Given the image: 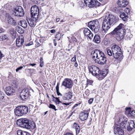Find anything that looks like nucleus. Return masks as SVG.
Listing matches in <instances>:
<instances>
[{
	"label": "nucleus",
	"mask_w": 135,
	"mask_h": 135,
	"mask_svg": "<svg viewBox=\"0 0 135 135\" xmlns=\"http://www.w3.org/2000/svg\"><path fill=\"white\" fill-rule=\"evenodd\" d=\"M23 68L22 66H20L16 69V72H18V71L19 70Z\"/></svg>",
	"instance_id": "obj_45"
},
{
	"label": "nucleus",
	"mask_w": 135,
	"mask_h": 135,
	"mask_svg": "<svg viewBox=\"0 0 135 135\" xmlns=\"http://www.w3.org/2000/svg\"><path fill=\"white\" fill-rule=\"evenodd\" d=\"M107 52L108 55L109 56H111L113 54L112 51L110 49H107Z\"/></svg>",
	"instance_id": "obj_39"
},
{
	"label": "nucleus",
	"mask_w": 135,
	"mask_h": 135,
	"mask_svg": "<svg viewBox=\"0 0 135 135\" xmlns=\"http://www.w3.org/2000/svg\"><path fill=\"white\" fill-rule=\"evenodd\" d=\"M114 133L118 135H124V132L123 129L118 127H115L114 128Z\"/></svg>",
	"instance_id": "obj_19"
},
{
	"label": "nucleus",
	"mask_w": 135,
	"mask_h": 135,
	"mask_svg": "<svg viewBox=\"0 0 135 135\" xmlns=\"http://www.w3.org/2000/svg\"><path fill=\"white\" fill-rule=\"evenodd\" d=\"M74 66L76 67L78 66V64L76 62L74 64Z\"/></svg>",
	"instance_id": "obj_60"
},
{
	"label": "nucleus",
	"mask_w": 135,
	"mask_h": 135,
	"mask_svg": "<svg viewBox=\"0 0 135 135\" xmlns=\"http://www.w3.org/2000/svg\"><path fill=\"white\" fill-rule=\"evenodd\" d=\"M50 32L52 33H54L56 32V31L55 30L53 29L50 30Z\"/></svg>",
	"instance_id": "obj_57"
},
{
	"label": "nucleus",
	"mask_w": 135,
	"mask_h": 135,
	"mask_svg": "<svg viewBox=\"0 0 135 135\" xmlns=\"http://www.w3.org/2000/svg\"><path fill=\"white\" fill-rule=\"evenodd\" d=\"M53 100L55 102L56 104H59L60 103H62L58 98H55V99H53Z\"/></svg>",
	"instance_id": "obj_33"
},
{
	"label": "nucleus",
	"mask_w": 135,
	"mask_h": 135,
	"mask_svg": "<svg viewBox=\"0 0 135 135\" xmlns=\"http://www.w3.org/2000/svg\"><path fill=\"white\" fill-rule=\"evenodd\" d=\"M127 123V120H125L124 118L122 116L119 119L118 121V123L119 124L118 126H119V127L121 128H123L125 127Z\"/></svg>",
	"instance_id": "obj_15"
},
{
	"label": "nucleus",
	"mask_w": 135,
	"mask_h": 135,
	"mask_svg": "<svg viewBox=\"0 0 135 135\" xmlns=\"http://www.w3.org/2000/svg\"><path fill=\"white\" fill-rule=\"evenodd\" d=\"M84 3L89 7H97L100 4L97 0H84Z\"/></svg>",
	"instance_id": "obj_8"
},
{
	"label": "nucleus",
	"mask_w": 135,
	"mask_h": 135,
	"mask_svg": "<svg viewBox=\"0 0 135 135\" xmlns=\"http://www.w3.org/2000/svg\"><path fill=\"white\" fill-rule=\"evenodd\" d=\"M49 108L54 109L55 111L57 110V109H56V107L55 105L52 104H50L49 106Z\"/></svg>",
	"instance_id": "obj_38"
},
{
	"label": "nucleus",
	"mask_w": 135,
	"mask_h": 135,
	"mask_svg": "<svg viewBox=\"0 0 135 135\" xmlns=\"http://www.w3.org/2000/svg\"><path fill=\"white\" fill-rule=\"evenodd\" d=\"M56 91H58L59 90V83H58L57 85H56Z\"/></svg>",
	"instance_id": "obj_53"
},
{
	"label": "nucleus",
	"mask_w": 135,
	"mask_h": 135,
	"mask_svg": "<svg viewBox=\"0 0 135 135\" xmlns=\"http://www.w3.org/2000/svg\"><path fill=\"white\" fill-rule=\"evenodd\" d=\"M6 94L8 95H13L15 94V90L11 86H8L5 88L4 90Z\"/></svg>",
	"instance_id": "obj_17"
},
{
	"label": "nucleus",
	"mask_w": 135,
	"mask_h": 135,
	"mask_svg": "<svg viewBox=\"0 0 135 135\" xmlns=\"http://www.w3.org/2000/svg\"><path fill=\"white\" fill-rule=\"evenodd\" d=\"M13 19V18L9 16V15H8L7 19L9 23H11L10 22L11 21L12 19Z\"/></svg>",
	"instance_id": "obj_37"
},
{
	"label": "nucleus",
	"mask_w": 135,
	"mask_h": 135,
	"mask_svg": "<svg viewBox=\"0 0 135 135\" xmlns=\"http://www.w3.org/2000/svg\"><path fill=\"white\" fill-rule=\"evenodd\" d=\"M76 56L75 55H74V56L71 59V61H76Z\"/></svg>",
	"instance_id": "obj_43"
},
{
	"label": "nucleus",
	"mask_w": 135,
	"mask_h": 135,
	"mask_svg": "<svg viewBox=\"0 0 135 135\" xmlns=\"http://www.w3.org/2000/svg\"><path fill=\"white\" fill-rule=\"evenodd\" d=\"M28 107L26 105L18 106L14 109L15 115L18 116H20L27 114L28 112Z\"/></svg>",
	"instance_id": "obj_5"
},
{
	"label": "nucleus",
	"mask_w": 135,
	"mask_h": 135,
	"mask_svg": "<svg viewBox=\"0 0 135 135\" xmlns=\"http://www.w3.org/2000/svg\"><path fill=\"white\" fill-rule=\"evenodd\" d=\"M54 45L55 46H56L57 45V43L56 42L55 40V39H54Z\"/></svg>",
	"instance_id": "obj_61"
},
{
	"label": "nucleus",
	"mask_w": 135,
	"mask_h": 135,
	"mask_svg": "<svg viewBox=\"0 0 135 135\" xmlns=\"http://www.w3.org/2000/svg\"><path fill=\"white\" fill-rule=\"evenodd\" d=\"M73 96V93L69 91L64 94L62 99L64 100H69L71 99Z\"/></svg>",
	"instance_id": "obj_20"
},
{
	"label": "nucleus",
	"mask_w": 135,
	"mask_h": 135,
	"mask_svg": "<svg viewBox=\"0 0 135 135\" xmlns=\"http://www.w3.org/2000/svg\"><path fill=\"white\" fill-rule=\"evenodd\" d=\"M99 57L98 59V64L103 65L106 63L107 61V59L103 52L102 51L101 52V54L99 55Z\"/></svg>",
	"instance_id": "obj_12"
},
{
	"label": "nucleus",
	"mask_w": 135,
	"mask_h": 135,
	"mask_svg": "<svg viewBox=\"0 0 135 135\" xmlns=\"http://www.w3.org/2000/svg\"><path fill=\"white\" fill-rule=\"evenodd\" d=\"M17 32L20 33H22L24 32V30H23L21 27L20 26L18 27L17 28Z\"/></svg>",
	"instance_id": "obj_35"
},
{
	"label": "nucleus",
	"mask_w": 135,
	"mask_h": 135,
	"mask_svg": "<svg viewBox=\"0 0 135 135\" xmlns=\"http://www.w3.org/2000/svg\"><path fill=\"white\" fill-rule=\"evenodd\" d=\"M61 36V34L60 33L58 32L56 35L55 37L56 39L57 40L59 41L60 39Z\"/></svg>",
	"instance_id": "obj_36"
},
{
	"label": "nucleus",
	"mask_w": 135,
	"mask_h": 135,
	"mask_svg": "<svg viewBox=\"0 0 135 135\" xmlns=\"http://www.w3.org/2000/svg\"><path fill=\"white\" fill-rule=\"evenodd\" d=\"M38 19V18L31 17V18L30 19L27 17L26 20L29 26L31 27H32L34 25H36V22Z\"/></svg>",
	"instance_id": "obj_14"
},
{
	"label": "nucleus",
	"mask_w": 135,
	"mask_h": 135,
	"mask_svg": "<svg viewBox=\"0 0 135 135\" xmlns=\"http://www.w3.org/2000/svg\"><path fill=\"white\" fill-rule=\"evenodd\" d=\"M129 126L127 127V129L128 131H131L135 128V124L134 121L130 120L129 122Z\"/></svg>",
	"instance_id": "obj_25"
},
{
	"label": "nucleus",
	"mask_w": 135,
	"mask_h": 135,
	"mask_svg": "<svg viewBox=\"0 0 135 135\" xmlns=\"http://www.w3.org/2000/svg\"><path fill=\"white\" fill-rule=\"evenodd\" d=\"M112 51L114 57L121 61L123 59V55L120 47L118 45H115L112 48Z\"/></svg>",
	"instance_id": "obj_4"
},
{
	"label": "nucleus",
	"mask_w": 135,
	"mask_h": 135,
	"mask_svg": "<svg viewBox=\"0 0 135 135\" xmlns=\"http://www.w3.org/2000/svg\"><path fill=\"white\" fill-rule=\"evenodd\" d=\"M12 14L15 16L22 17L25 14L23 8L20 6H17L12 9Z\"/></svg>",
	"instance_id": "obj_7"
},
{
	"label": "nucleus",
	"mask_w": 135,
	"mask_h": 135,
	"mask_svg": "<svg viewBox=\"0 0 135 135\" xmlns=\"http://www.w3.org/2000/svg\"><path fill=\"white\" fill-rule=\"evenodd\" d=\"M73 41H75V42H76L77 41V40L75 38H75H73Z\"/></svg>",
	"instance_id": "obj_64"
},
{
	"label": "nucleus",
	"mask_w": 135,
	"mask_h": 135,
	"mask_svg": "<svg viewBox=\"0 0 135 135\" xmlns=\"http://www.w3.org/2000/svg\"><path fill=\"white\" fill-rule=\"evenodd\" d=\"M17 124L18 126L27 129H33L35 127V124L34 122H31L27 119L23 118L18 120Z\"/></svg>",
	"instance_id": "obj_3"
},
{
	"label": "nucleus",
	"mask_w": 135,
	"mask_h": 135,
	"mask_svg": "<svg viewBox=\"0 0 135 135\" xmlns=\"http://www.w3.org/2000/svg\"><path fill=\"white\" fill-rule=\"evenodd\" d=\"M57 93V95H61V96H62V94L59 92V90L57 91H56Z\"/></svg>",
	"instance_id": "obj_58"
},
{
	"label": "nucleus",
	"mask_w": 135,
	"mask_h": 135,
	"mask_svg": "<svg viewBox=\"0 0 135 135\" xmlns=\"http://www.w3.org/2000/svg\"><path fill=\"white\" fill-rule=\"evenodd\" d=\"M88 68L89 72L94 76L96 75L100 70L98 67L94 65L88 66Z\"/></svg>",
	"instance_id": "obj_13"
},
{
	"label": "nucleus",
	"mask_w": 135,
	"mask_h": 135,
	"mask_svg": "<svg viewBox=\"0 0 135 135\" xmlns=\"http://www.w3.org/2000/svg\"><path fill=\"white\" fill-rule=\"evenodd\" d=\"M87 82L88 84L90 85H92L93 82V81L91 80H87Z\"/></svg>",
	"instance_id": "obj_44"
},
{
	"label": "nucleus",
	"mask_w": 135,
	"mask_h": 135,
	"mask_svg": "<svg viewBox=\"0 0 135 135\" xmlns=\"http://www.w3.org/2000/svg\"><path fill=\"white\" fill-rule=\"evenodd\" d=\"M18 135H31L29 133L21 130H18L17 132Z\"/></svg>",
	"instance_id": "obj_29"
},
{
	"label": "nucleus",
	"mask_w": 135,
	"mask_h": 135,
	"mask_svg": "<svg viewBox=\"0 0 135 135\" xmlns=\"http://www.w3.org/2000/svg\"><path fill=\"white\" fill-rule=\"evenodd\" d=\"M10 33L12 35H13L15 36V31H13L11 30L10 31Z\"/></svg>",
	"instance_id": "obj_46"
},
{
	"label": "nucleus",
	"mask_w": 135,
	"mask_h": 135,
	"mask_svg": "<svg viewBox=\"0 0 135 135\" xmlns=\"http://www.w3.org/2000/svg\"><path fill=\"white\" fill-rule=\"evenodd\" d=\"M24 42V37L21 38L20 37L16 40V45L18 47H21Z\"/></svg>",
	"instance_id": "obj_22"
},
{
	"label": "nucleus",
	"mask_w": 135,
	"mask_h": 135,
	"mask_svg": "<svg viewBox=\"0 0 135 135\" xmlns=\"http://www.w3.org/2000/svg\"><path fill=\"white\" fill-rule=\"evenodd\" d=\"M4 98V97L2 95L1 92L0 91V100L3 99Z\"/></svg>",
	"instance_id": "obj_48"
},
{
	"label": "nucleus",
	"mask_w": 135,
	"mask_h": 135,
	"mask_svg": "<svg viewBox=\"0 0 135 135\" xmlns=\"http://www.w3.org/2000/svg\"><path fill=\"white\" fill-rule=\"evenodd\" d=\"M88 27L95 33L98 32L100 28V24L97 20L91 21L88 23Z\"/></svg>",
	"instance_id": "obj_6"
},
{
	"label": "nucleus",
	"mask_w": 135,
	"mask_h": 135,
	"mask_svg": "<svg viewBox=\"0 0 135 135\" xmlns=\"http://www.w3.org/2000/svg\"><path fill=\"white\" fill-rule=\"evenodd\" d=\"M80 103H79L76 104H75V105L73 107V108H75V107L78 106V105H80Z\"/></svg>",
	"instance_id": "obj_56"
},
{
	"label": "nucleus",
	"mask_w": 135,
	"mask_h": 135,
	"mask_svg": "<svg viewBox=\"0 0 135 135\" xmlns=\"http://www.w3.org/2000/svg\"><path fill=\"white\" fill-rule=\"evenodd\" d=\"M112 10L114 12L116 13H121V12L122 11V9L120 7H114Z\"/></svg>",
	"instance_id": "obj_31"
},
{
	"label": "nucleus",
	"mask_w": 135,
	"mask_h": 135,
	"mask_svg": "<svg viewBox=\"0 0 135 135\" xmlns=\"http://www.w3.org/2000/svg\"><path fill=\"white\" fill-rule=\"evenodd\" d=\"M93 98H90L88 101V103L89 104H91L93 100Z\"/></svg>",
	"instance_id": "obj_42"
},
{
	"label": "nucleus",
	"mask_w": 135,
	"mask_h": 135,
	"mask_svg": "<svg viewBox=\"0 0 135 135\" xmlns=\"http://www.w3.org/2000/svg\"><path fill=\"white\" fill-rule=\"evenodd\" d=\"M1 38L2 39V40H4L7 39L8 38L7 36L6 35H2L1 36Z\"/></svg>",
	"instance_id": "obj_40"
},
{
	"label": "nucleus",
	"mask_w": 135,
	"mask_h": 135,
	"mask_svg": "<svg viewBox=\"0 0 135 135\" xmlns=\"http://www.w3.org/2000/svg\"><path fill=\"white\" fill-rule=\"evenodd\" d=\"M32 45V44H30V43H28L27 44H26V46H29L30 45Z\"/></svg>",
	"instance_id": "obj_62"
},
{
	"label": "nucleus",
	"mask_w": 135,
	"mask_h": 135,
	"mask_svg": "<svg viewBox=\"0 0 135 135\" xmlns=\"http://www.w3.org/2000/svg\"><path fill=\"white\" fill-rule=\"evenodd\" d=\"M120 17L124 21H126L128 18L127 14H126L124 12L121 13L120 15Z\"/></svg>",
	"instance_id": "obj_28"
},
{
	"label": "nucleus",
	"mask_w": 135,
	"mask_h": 135,
	"mask_svg": "<svg viewBox=\"0 0 135 135\" xmlns=\"http://www.w3.org/2000/svg\"><path fill=\"white\" fill-rule=\"evenodd\" d=\"M128 3V2L127 0H118V4L120 7H125Z\"/></svg>",
	"instance_id": "obj_21"
},
{
	"label": "nucleus",
	"mask_w": 135,
	"mask_h": 135,
	"mask_svg": "<svg viewBox=\"0 0 135 135\" xmlns=\"http://www.w3.org/2000/svg\"><path fill=\"white\" fill-rule=\"evenodd\" d=\"M0 59H1L4 56V55H3V54H2L1 51H0Z\"/></svg>",
	"instance_id": "obj_49"
},
{
	"label": "nucleus",
	"mask_w": 135,
	"mask_h": 135,
	"mask_svg": "<svg viewBox=\"0 0 135 135\" xmlns=\"http://www.w3.org/2000/svg\"><path fill=\"white\" fill-rule=\"evenodd\" d=\"M93 41L96 43H99L100 42V37L99 35H95L94 36L93 40Z\"/></svg>",
	"instance_id": "obj_27"
},
{
	"label": "nucleus",
	"mask_w": 135,
	"mask_h": 135,
	"mask_svg": "<svg viewBox=\"0 0 135 135\" xmlns=\"http://www.w3.org/2000/svg\"><path fill=\"white\" fill-rule=\"evenodd\" d=\"M39 13V9L37 6L34 5L32 7L31 9V17L38 18Z\"/></svg>",
	"instance_id": "obj_11"
},
{
	"label": "nucleus",
	"mask_w": 135,
	"mask_h": 135,
	"mask_svg": "<svg viewBox=\"0 0 135 135\" xmlns=\"http://www.w3.org/2000/svg\"><path fill=\"white\" fill-rule=\"evenodd\" d=\"M131 108L130 107H127L126 108V113H128V115L129 116H131L134 117L135 116V110H133L132 111L131 110Z\"/></svg>",
	"instance_id": "obj_24"
},
{
	"label": "nucleus",
	"mask_w": 135,
	"mask_h": 135,
	"mask_svg": "<svg viewBox=\"0 0 135 135\" xmlns=\"http://www.w3.org/2000/svg\"><path fill=\"white\" fill-rule=\"evenodd\" d=\"M73 112H71L69 115V118L73 114Z\"/></svg>",
	"instance_id": "obj_63"
},
{
	"label": "nucleus",
	"mask_w": 135,
	"mask_h": 135,
	"mask_svg": "<svg viewBox=\"0 0 135 135\" xmlns=\"http://www.w3.org/2000/svg\"><path fill=\"white\" fill-rule=\"evenodd\" d=\"M20 23L21 26L24 28H26L27 26V23L25 20L21 21Z\"/></svg>",
	"instance_id": "obj_32"
},
{
	"label": "nucleus",
	"mask_w": 135,
	"mask_h": 135,
	"mask_svg": "<svg viewBox=\"0 0 135 135\" xmlns=\"http://www.w3.org/2000/svg\"><path fill=\"white\" fill-rule=\"evenodd\" d=\"M97 74L95 76H96L97 78H98L99 80H100L104 78L106 76V74L103 71H101L100 70L97 73Z\"/></svg>",
	"instance_id": "obj_23"
},
{
	"label": "nucleus",
	"mask_w": 135,
	"mask_h": 135,
	"mask_svg": "<svg viewBox=\"0 0 135 135\" xmlns=\"http://www.w3.org/2000/svg\"><path fill=\"white\" fill-rule=\"evenodd\" d=\"M64 135H74L73 133L70 132H67Z\"/></svg>",
	"instance_id": "obj_52"
},
{
	"label": "nucleus",
	"mask_w": 135,
	"mask_h": 135,
	"mask_svg": "<svg viewBox=\"0 0 135 135\" xmlns=\"http://www.w3.org/2000/svg\"><path fill=\"white\" fill-rule=\"evenodd\" d=\"M118 20V18L112 14H109L106 16L102 23V28L106 33H109L108 31L111 26L114 24Z\"/></svg>",
	"instance_id": "obj_1"
},
{
	"label": "nucleus",
	"mask_w": 135,
	"mask_h": 135,
	"mask_svg": "<svg viewBox=\"0 0 135 135\" xmlns=\"http://www.w3.org/2000/svg\"><path fill=\"white\" fill-rule=\"evenodd\" d=\"M61 104L63 105H69L71 103H62Z\"/></svg>",
	"instance_id": "obj_51"
},
{
	"label": "nucleus",
	"mask_w": 135,
	"mask_h": 135,
	"mask_svg": "<svg viewBox=\"0 0 135 135\" xmlns=\"http://www.w3.org/2000/svg\"><path fill=\"white\" fill-rule=\"evenodd\" d=\"M12 85L15 87H17L18 85L17 81L16 80H13L12 83Z\"/></svg>",
	"instance_id": "obj_34"
},
{
	"label": "nucleus",
	"mask_w": 135,
	"mask_h": 135,
	"mask_svg": "<svg viewBox=\"0 0 135 135\" xmlns=\"http://www.w3.org/2000/svg\"><path fill=\"white\" fill-rule=\"evenodd\" d=\"M83 33L84 35L87 36L90 40H91L93 38V34L88 28H84Z\"/></svg>",
	"instance_id": "obj_16"
},
{
	"label": "nucleus",
	"mask_w": 135,
	"mask_h": 135,
	"mask_svg": "<svg viewBox=\"0 0 135 135\" xmlns=\"http://www.w3.org/2000/svg\"><path fill=\"white\" fill-rule=\"evenodd\" d=\"M30 96V94L29 90L27 89L22 90L20 94V97L23 100H26Z\"/></svg>",
	"instance_id": "obj_9"
},
{
	"label": "nucleus",
	"mask_w": 135,
	"mask_h": 135,
	"mask_svg": "<svg viewBox=\"0 0 135 135\" xmlns=\"http://www.w3.org/2000/svg\"><path fill=\"white\" fill-rule=\"evenodd\" d=\"M44 62L43 61H40V66L42 67L44 65Z\"/></svg>",
	"instance_id": "obj_47"
},
{
	"label": "nucleus",
	"mask_w": 135,
	"mask_h": 135,
	"mask_svg": "<svg viewBox=\"0 0 135 135\" xmlns=\"http://www.w3.org/2000/svg\"><path fill=\"white\" fill-rule=\"evenodd\" d=\"M102 52V51L99 50L97 49L95 50L93 52L92 58L94 59L96 57L98 59L99 57V55L100 54L101 52Z\"/></svg>",
	"instance_id": "obj_26"
},
{
	"label": "nucleus",
	"mask_w": 135,
	"mask_h": 135,
	"mask_svg": "<svg viewBox=\"0 0 135 135\" xmlns=\"http://www.w3.org/2000/svg\"><path fill=\"white\" fill-rule=\"evenodd\" d=\"M73 126L75 129L76 134H78L80 131V128L79 126L76 123H74Z\"/></svg>",
	"instance_id": "obj_30"
},
{
	"label": "nucleus",
	"mask_w": 135,
	"mask_h": 135,
	"mask_svg": "<svg viewBox=\"0 0 135 135\" xmlns=\"http://www.w3.org/2000/svg\"><path fill=\"white\" fill-rule=\"evenodd\" d=\"M11 21V22L9 24H11L12 25H15L16 24V22L15 21L13 18L12 19Z\"/></svg>",
	"instance_id": "obj_41"
},
{
	"label": "nucleus",
	"mask_w": 135,
	"mask_h": 135,
	"mask_svg": "<svg viewBox=\"0 0 135 135\" xmlns=\"http://www.w3.org/2000/svg\"><path fill=\"white\" fill-rule=\"evenodd\" d=\"M125 11L126 12V14H127V13L129 12V9L128 8H126L125 10Z\"/></svg>",
	"instance_id": "obj_55"
},
{
	"label": "nucleus",
	"mask_w": 135,
	"mask_h": 135,
	"mask_svg": "<svg viewBox=\"0 0 135 135\" xmlns=\"http://www.w3.org/2000/svg\"><path fill=\"white\" fill-rule=\"evenodd\" d=\"M124 25L120 23L111 32V34L118 41L123 39L126 33V30L124 27Z\"/></svg>",
	"instance_id": "obj_2"
},
{
	"label": "nucleus",
	"mask_w": 135,
	"mask_h": 135,
	"mask_svg": "<svg viewBox=\"0 0 135 135\" xmlns=\"http://www.w3.org/2000/svg\"><path fill=\"white\" fill-rule=\"evenodd\" d=\"M73 84V82L70 79L65 78L62 81V85L66 88L70 89L72 88Z\"/></svg>",
	"instance_id": "obj_10"
},
{
	"label": "nucleus",
	"mask_w": 135,
	"mask_h": 135,
	"mask_svg": "<svg viewBox=\"0 0 135 135\" xmlns=\"http://www.w3.org/2000/svg\"><path fill=\"white\" fill-rule=\"evenodd\" d=\"M29 110H32V109L33 107V106L32 105L30 104L29 105Z\"/></svg>",
	"instance_id": "obj_50"
},
{
	"label": "nucleus",
	"mask_w": 135,
	"mask_h": 135,
	"mask_svg": "<svg viewBox=\"0 0 135 135\" xmlns=\"http://www.w3.org/2000/svg\"><path fill=\"white\" fill-rule=\"evenodd\" d=\"M40 45L41 44L38 42L36 43L35 44L36 47H38L40 46Z\"/></svg>",
	"instance_id": "obj_54"
},
{
	"label": "nucleus",
	"mask_w": 135,
	"mask_h": 135,
	"mask_svg": "<svg viewBox=\"0 0 135 135\" xmlns=\"http://www.w3.org/2000/svg\"><path fill=\"white\" fill-rule=\"evenodd\" d=\"M4 31V29L2 28H0V33Z\"/></svg>",
	"instance_id": "obj_59"
},
{
	"label": "nucleus",
	"mask_w": 135,
	"mask_h": 135,
	"mask_svg": "<svg viewBox=\"0 0 135 135\" xmlns=\"http://www.w3.org/2000/svg\"><path fill=\"white\" fill-rule=\"evenodd\" d=\"M89 115V113L87 111L84 110L79 114V118L81 120H84L86 119Z\"/></svg>",
	"instance_id": "obj_18"
}]
</instances>
